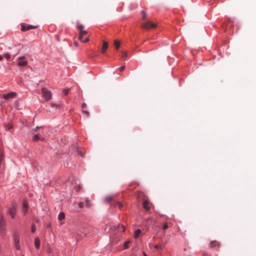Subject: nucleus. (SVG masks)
<instances>
[{"label":"nucleus","mask_w":256,"mask_h":256,"mask_svg":"<svg viewBox=\"0 0 256 256\" xmlns=\"http://www.w3.org/2000/svg\"><path fill=\"white\" fill-rule=\"evenodd\" d=\"M38 128V127H36V129H34V130L36 131V130H37Z\"/></svg>","instance_id":"44"},{"label":"nucleus","mask_w":256,"mask_h":256,"mask_svg":"<svg viewBox=\"0 0 256 256\" xmlns=\"http://www.w3.org/2000/svg\"><path fill=\"white\" fill-rule=\"evenodd\" d=\"M70 90L68 88H65L63 90L62 92L65 95H67L68 94Z\"/></svg>","instance_id":"25"},{"label":"nucleus","mask_w":256,"mask_h":256,"mask_svg":"<svg viewBox=\"0 0 256 256\" xmlns=\"http://www.w3.org/2000/svg\"><path fill=\"white\" fill-rule=\"evenodd\" d=\"M4 56L6 60H9L10 58V55L8 53H6L4 54Z\"/></svg>","instance_id":"28"},{"label":"nucleus","mask_w":256,"mask_h":256,"mask_svg":"<svg viewBox=\"0 0 256 256\" xmlns=\"http://www.w3.org/2000/svg\"><path fill=\"white\" fill-rule=\"evenodd\" d=\"M22 256H24V255H22Z\"/></svg>","instance_id":"45"},{"label":"nucleus","mask_w":256,"mask_h":256,"mask_svg":"<svg viewBox=\"0 0 256 256\" xmlns=\"http://www.w3.org/2000/svg\"><path fill=\"white\" fill-rule=\"evenodd\" d=\"M141 233V230L140 229H137L135 230L134 234V237L135 238H137Z\"/></svg>","instance_id":"18"},{"label":"nucleus","mask_w":256,"mask_h":256,"mask_svg":"<svg viewBox=\"0 0 256 256\" xmlns=\"http://www.w3.org/2000/svg\"><path fill=\"white\" fill-rule=\"evenodd\" d=\"M114 206H118V204H116V202L114 204Z\"/></svg>","instance_id":"41"},{"label":"nucleus","mask_w":256,"mask_h":256,"mask_svg":"<svg viewBox=\"0 0 256 256\" xmlns=\"http://www.w3.org/2000/svg\"><path fill=\"white\" fill-rule=\"evenodd\" d=\"M82 112L83 114H85L86 116H89V112L87 110H82Z\"/></svg>","instance_id":"27"},{"label":"nucleus","mask_w":256,"mask_h":256,"mask_svg":"<svg viewBox=\"0 0 256 256\" xmlns=\"http://www.w3.org/2000/svg\"><path fill=\"white\" fill-rule=\"evenodd\" d=\"M34 245L37 249L40 247V240L38 238H36L34 239Z\"/></svg>","instance_id":"14"},{"label":"nucleus","mask_w":256,"mask_h":256,"mask_svg":"<svg viewBox=\"0 0 256 256\" xmlns=\"http://www.w3.org/2000/svg\"><path fill=\"white\" fill-rule=\"evenodd\" d=\"M78 206L80 208H82L84 207V204L82 202H80L78 204Z\"/></svg>","instance_id":"35"},{"label":"nucleus","mask_w":256,"mask_h":256,"mask_svg":"<svg viewBox=\"0 0 256 256\" xmlns=\"http://www.w3.org/2000/svg\"><path fill=\"white\" fill-rule=\"evenodd\" d=\"M108 43L106 41H103L102 48L100 50L102 54L105 53L108 48Z\"/></svg>","instance_id":"8"},{"label":"nucleus","mask_w":256,"mask_h":256,"mask_svg":"<svg viewBox=\"0 0 256 256\" xmlns=\"http://www.w3.org/2000/svg\"><path fill=\"white\" fill-rule=\"evenodd\" d=\"M128 56L127 52H123L122 53V58H126Z\"/></svg>","instance_id":"34"},{"label":"nucleus","mask_w":256,"mask_h":256,"mask_svg":"<svg viewBox=\"0 0 256 256\" xmlns=\"http://www.w3.org/2000/svg\"><path fill=\"white\" fill-rule=\"evenodd\" d=\"M74 46H75L77 47L78 46V42L76 41H74Z\"/></svg>","instance_id":"39"},{"label":"nucleus","mask_w":256,"mask_h":256,"mask_svg":"<svg viewBox=\"0 0 256 256\" xmlns=\"http://www.w3.org/2000/svg\"><path fill=\"white\" fill-rule=\"evenodd\" d=\"M36 230V228L34 224H32V232H33V233Z\"/></svg>","instance_id":"33"},{"label":"nucleus","mask_w":256,"mask_h":256,"mask_svg":"<svg viewBox=\"0 0 256 256\" xmlns=\"http://www.w3.org/2000/svg\"><path fill=\"white\" fill-rule=\"evenodd\" d=\"M169 228L168 225L167 223H165L163 226V229L166 230Z\"/></svg>","instance_id":"31"},{"label":"nucleus","mask_w":256,"mask_h":256,"mask_svg":"<svg viewBox=\"0 0 256 256\" xmlns=\"http://www.w3.org/2000/svg\"><path fill=\"white\" fill-rule=\"evenodd\" d=\"M116 204H118V206L121 208L122 207V204L118 201L116 202Z\"/></svg>","instance_id":"32"},{"label":"nucleus","mask_w":256,"mask_h":256,"mask_svg":"<svg viewBox=\"0 0 256 256\" xmlns=\"http://www.w3.org/2000/svg\"><path fill=\"white\" fill-rule=\"evenodd\" d=\"M14 246H15V248H16L17 250H20V242H14Z\"/></svg>","instance_id":"23"},{"label":"nucleus","mask_w":256,"mask_h":256,"mask_svg":"<svg viewBox=\"0 0 256 256\" xmlns=\"http://www.w3.org/2000/svg\"><path fill=\"white\" fill-rule=\"evenodd\" d=\"M162 246L161 244H156L154 246V248L156 249H161L162 248Z\"/></svg>","instance_id":"29"},{"label":"nucleus","mask_w":256,"mask_h":256,"mask_svg":"<svg viewBox=\"0 0 256 256\" xmlns=\"http://www.w3.org/2000/svg\"><path fill=\"white\" fill-rule=\"evenodd\" d=\"M76 28L78 30H79L80 34L86 36L88 34V32L86 30H84V26L83 25L80 24H78L76 26Z\"/></svg>","instance_id":"6"},{"label":"nucleus","mask_w":256,"mask_h":256,"mask_svg":"<svg viewBox=\"0 0 256 256\" xmlns=\"http://www.w3.org/2000/svg\"><path fill=\"white\" fill-rule=\"evenodd\" d=\"M148 201L145 200L142 203L143 207L146 210H148L150 209V207L148 206Z\"/></svg>","instance_id":"17"},{"label":"nucleus","mask_w":256,"mask_h":256,"mask_svg":"<svg viewBox=\"0 0 256 256\" xmlns=\"http://www.w3.org/2000/svg\"><path fill=\"white\" fill-rule=\"evenodd\" d=\"M16 212V204L12 203L8 210V213L10 216L12 218L15 217Z\"/></svg>","instance_id":"2"},{"label":"nucleus","mask_w":256,"mask_h":256,"mask_svg":"<svg viewBox=\"0 0 256 256\" xmlns=\"http://www.w3.org/2000/svg\"><path fill=\"white\" fill-rule=\"evenodd\" d=\"M141 14H142V18L143 20L145 19L146 17V12L144 10H142L141 11Z\"/></svg>","instance_id":"24"},{"label":"nucleus","mask_w":256,"mask_h":256,"mask_svg":"<svg viewBox=\"0 0 256 256\" xmlns=\"http://www.w3.org/2000/svg\"><path fill=\"white\" fill-rule=\"evenodd\" d=\"M85 203H86V206L88 207H90L91 204H90V201L88 200V198H86V200H85Z\"/></svg>","instance_id":"26"},{"label":"nucleus","mask_w":256,"mask_h":256,"mask_svg":"<svg viewBox=\"0 0 256 256\" xmlns=\"http://www.w3.org/2000/svg\"><path fill=\"white\" fill-rule=\"evenodd\" d=\"M84 36V35H81V34H79V36L78 37V40H80V41H81L82 42L84 43L88 42L90 40L89 38L88 37H86L84 39H83V37Z\"/></svg>","instance_id":"11"},{"label":"nucleus","mask_w":256,"mask_h":256,"mask_svg":"<svg viewBox=\"0 0 256 256\" xmlns=\"http://www.w3.org/2000/svg\"><path fill=\"white\" fill-rule=\"evenodd\" d=\"M143 255H144V256H148V255L144 252H143Z\"/></svg>","instance_id":"42"},{"label":"nucleus","mask_w":256,"mask_h":256,"mask_svg":"<svg viewBox=\"0 0 256 256\" xmlns=\"http://www.w3.org/2000/svg\"><path fill=\"white\" fill-rule=\"evenodd\" d=\"M124 69H125V66H120V67L119 68V70H120V72L123 71Z\"/></svg>","instance_id":"36"},{"label":"nucleus","mask_w":256,"mask_h":256,"mask_svg":"<svg viewBox=\"0 0 256 256\" xmlns=\"http://www.w3.org/2000/svg\"><path fill=\"white\" fill-rule=\"evenodd\" d=\"M13 239H14V242H20V235L18 232H14Z\"/></svg>","instance_id":"9"},{"label":"nucleus","mask_w":256,"mask_h":256,"mask_svg":"<svg viewBox=\"0 0 256 256\" xmlns=\"http://www.w3.org/2000/svg\"><path fill=\"white\" fill-rule=\"evenodd\" d=\"M86 107V103H83V104H82V109L85 108Z\"/></svg>","instance_id":"38"},{"label":"nucleus","mask_w":256,"mask_h":256,"mask_svg":"<svg viewBox=\"0 0 256 256\" xmlns=\"http://www.w3.org/2000/svg\"><path fill=\"white\" fill-rule=\"evenodd\" d=\"M12 124H8L6 126L7 130H10L12 128Z\"/></svg>","instance_id":"30"},{"label":"nucleus","mask_w":256,"mask_h":256,"mask_svg":"<svg viewBox=\"0 0 256 256\" xmlns=\"http://www.w3.org/2000/svg\"><path fill=\"white\" fill-rule=\"evenodd\" d=\"M120 231L124 232H125V227L123 225L120 224L118 226Z\"/></svg>","instance_id":"20"},{"label":"nucleus","mask_w":256,"mask_h":256,"mask_svg":"<svg viewBox=\"0 0 256 256\" xmlns=\"http://www.w3.org/2000/svg\"><path fill=\"white\" fill-rule=\"evenodd\" d=\"M120 45V42L118 40H115L114 42V46L116 50H118L119 48Z\"/></svg>","instance_id":"19"},{"label":"nucleus","mask_w":256,"mask_h":256,"mask_svg":"<svg viewBox=\"0 0 256 256\" xmlns=\"http://www.w3.org/2000/svg\"><path fill=\"white\" fill-rule=\"evenodd\" d=\"M114 199V196L112 195H108L105 197L104 198V203H109L112 200Z\"/></svg>","instance_id":"10"},{"label":"nucleus","mask_w":256,"mask_h":256,"mask_svg":"<svg viewBox=\"0 0 256 256\" xmlns=\"http://www.w3.org/2000/svg\"><path fill=\"white\" fill-rule=\"evenodd\" d=\"M26 58V57L24 56H19L17 60H24Z\"/></svg>","instance_id":"37"},{"label":"nucleus","mask_w":256,"mask_h":256,"mask_svg":"<svg viewBox=\"0 0 256 256\" xmlns=\"http://www.w3.org/2000/svg\"><path fill=\"white\" fill-rule=\"evenodd\" d=\"M130 242V240L126 241L124 244V249H127L129 248L128 244Z\"/></svg>","instance_id":"21"},{"label":"nucleus","mask_w":256,"mask_h":256,"mask_svg":"<svg viewBox=\"0 0 256 256\" xmlns=\"http://www.w3.org/2000/svg\"><path fill=\"white\" fill-rule=\"evenodd\" d=\"M42 96L43 98L46 101L49 100L52 98V92L48 88H43L42 89Z\"/></svg>","instance_id":"1"},{"label":"nucleus","mask_w":256,"mask_h":256,"mask_svg":"<svg viewBox=\"0 0 256 256\" xmlns=\"http://www.w3.org/2000/svg\"><path fill=\"white\" fill-rule=\"evenodd\" d=\"M6 222L2 214H0V232H3L6 230Z\"/></svg>","instance_id":"5"},{"label":"nucleus","mask_w":256,"mask_h":256,"mask_svg":"<svg viewBox=\"0 0 256 256\" xmlns=\"http://www.w3.org/2000/svg\"><path fill=\"white\" fill-rule=\"evenodd\" d=\"M28 64L27 60L20 61L18 63V65L19 66H24Z\"/></svg>","instance_id":"15"},{"label":"nucleus","mask_w":256,"mask_h":256,"mask_svg":"<svg viewBox=\"0 0 256 256\" xmlns=\"http://www.w3.org/2000/svg\"><path fill=\"white\" fill-rule=\"evenodd\" d=\"M210 245L212 248H218L220 246L219 243L216 240L212 241Z\"/></svg>","instance_id":"13"},{"label":"nucleus","mask_w":256,"mask_h":256,"mask_svg":"<svg viewBox=\"0 0 256 256\" xmlns=\"http://www.w3.org/2000/svg\"><path fill=\"white\" fill-rule=\"evenodd\" d=\"M16 93L14 92H11L3 95V98L6 100H8L10 98H14L16 96Z\"/></svg>","instance_id":"7"},{"label":"nucleus","mask_w":256,"mask_h":256,"mask_svg":"<svg viewBox=\"0 0 256 256\" xmlns=\"http://www.w3.org/2000/svg\"><path fill=\"white\" fill-rule=\"evenodd\" d=\"M40 140V136L38 134H36L33 136V140L34 141H37Z\"/></svg>","instance_id":"22"},{"label":"nucleus","mask_w":256,"mask_h":256,"mask_svg":"<svg viewBox=\"0 0 256 256\" xmlns=\"http://www.w3.org/2000/svg\"><path fill=\"white\" fill-rule=\"evenodd\" d=\"M21 26V30L22 32H25L26 30H30L35 29L38 28V26H33L31 24H25L24 23H22L20 24Z\"/></svg>","instance_id":"4"},{"label":"nucleus","mask_w":256,"mask_h":256,"mask_svg":"<svg viewBox=\"0 0 256 256\" xmlns=\"http://www.w3.org/2000/svg\"><path fill=\"white\" fill-rule=\"evenodd\" d=\"M142 28L150 30L156 27V24L152 22L151 21H148L144 23L142 26Z\"/></svg>","instance_id":"3"},{"label":"nucleus","mask_w":256,"mask_h":256,"mask_svg":"<svg viewBox=\"0 0 256 256\" xmlns=\"http://www.w3.org/2000/svg\"><path fill=\"white\" fill-rule=\"evenodd\" d=\"M2 60V57L1 55H0V60Z\"/></svg>","instance_id":"43"},{"label":"nucleus","mask_w":256,"mask_h":256,"mask_svg":"<svg viewBox=\"0 0 256 256\" xmlns=\"http://www.w3.org/2000/svg\"><path fill=\"white\" fill-rule=\"evenodd\" d=\"M65 218V214L63 212H61L59 214L58 216V220L60 221H62V220H64Z\"/></svg>","instance_id":"16"},{"label":"nucleus","mask_w":256,"mask_h":256,"mask_svg":"<svg viewBox=\"0 0 256 256\" xmlns=\"http://www.w3.org/2000/svg\"><path fill=\"white\" fill-rule=\"evenodd\" d=\"M22 207L24 213H26L28 211V205L26 201H24L22 203Z\"/></svg>","instance_id":"12"},{"label":"nucleus","mask_w":256,"mask_h":256,"mask_svg":"<svg viewBox=\"0 0 256 256\" xmlns=\"http://www.w3.org/2000/svg\"><path fill=\"white\" fill-rule=\"evenodd\" d=\"M47 252H48V253H50V252H51V248H50V247H49V248H47Z\"/></svg>","instance_id":"40"}]
</instances>
